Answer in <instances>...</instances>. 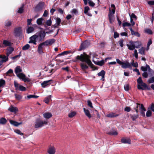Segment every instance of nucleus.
Listing matches in <instances>:
<instances>
[{"label":"nucleus","mask_w":154,"mask_h":154,"mask_svg":"<svg viewBox=\"0 0 154 154\" xmlns=\"http://www.w3.org/2000/svg\"><path fill=\"white\" fill-rule=\"evenodd\" d=\"M131 65L132 66L135 67H137L138 66V64L137 62L134 63V60H133L132 62L130 63Z\"/></svg>","instance_id":"nucleus-46"},{"label":"nucleus","mask_w":154,"mask_h":154,"mask_svg":"<svg viewBox=\"0 0 154 154\" xmlns=\"http://www.w3.org/2000/svg\"><path fill=\"white\" fill-rule=\"evenodd\" d=\"M48 124V122L46 121H43L40 118L36 119L35 122V128H41L44 125H47Z\"/></svg>","instance_id":"nucleus-4"},{"label":"nucleus","mask_w":154,"mask_h":154,"mask_svg":"<svg viewBox=\"0 0 154 154\" xmlns=\"http://www.w3.org/2000/svg\"><path fill=\"white\" fill-rule=\"evenodd\" d=\"M115 8L114 9H112L111 11L110 9L109 14H111V15H114V14H115Z\"/></svg>","instance_id":"nucleus-60"},{"label":"nucleus","mask_w":154,"mask_h":154,"mask_svg":"<svg viewBox=\"0 0 154 154\" xmlns=\"http://www.w3.org/2000/svg\"><path fill=\"white\" fill-rule=\"evenodd\" d=\"M22 71V69H20V67L19 66H17L15 69V72L17 74L20 72Z\"/></svg>","instance_id":"nucleus-35"},{"label":"nucleus","mask_w":154,"mask_h":154,"mask_svg":"<svg viewBox=\"0 0 154 154\" xmlns=\"http://www.w3.org/2000/svg\"><path fill=\"white\" fill-rule=\"evenodd\" d=\"M123 42L124 40L122 38L118 42V43L120 47H122L123 46Z\"/></svg>","instance_id":"nucleus-49"},{"label":"nucleus","mask_w":154,"mask_h":154,"mask_svg":"<svg viewBox=\"0 0 154 154\" xmlns=\"http://www.w3.org/2000/svg\"><path fill=\"white\" fill-rule=\"evenodd\" d=\"M119 34L117 32H115L113 37L115 38H117L119 37Z\"/></svg>","instance_id":"nucleus-62"},{"label":"nucleus","mask_w":154,"mask_h":154,"mask_svg":"<svg viewBox=\"0 0 154 154\" xmlns=\"http://www.w3.org/2000/svg\"><path fill=\"white\" fill-rule=\"evenodd\" d=\"M80 66L82 69L83 71H84L88 68V66L84 63H81L80 64Z\"/></svg>","instance_id":"nucleus-28"},{"label":"nucleus","mask_w":154,"mask_h":154,"mask_svg":"<svg viewBox=\"0 0 154 154\" xmlns=\"http://www.w3.org/2000/svg\"><path fill=\"white\" fill-rule=\"evenodd\" d=\"M83 110L85 114V115L89 118L90 119L91 118V116L90 114V112L89 110L84 108H83Z\"/></svg>","instance_id":"nucleus-19"},{"label":"nucleus","mask_w":154,"mask_h":154,"mask_svg":"<svg viewBox=\"0 0 154 154\" xmlns=\"http://www.w3.org/2000/svg\"><path fill=\"white\" fill-rule=\"evenodd\" d=\"M9 122L11 125L15 126H17L19 125L22 124V122L19 123L13 120H10Z\"/></svg>","instance_id":"nucleus-20"},{"label":"nucleus","mask_w":154,"mask_h":154,"mask_svg":"<svg viewBox=\"0 0 154 154\" xmlns=\"http://www.w3.org/2000/svg\"><path fill=\"white\" fill-rule=\"evenodd\" d=\"M139 117V115L138 114L136 115H130V117L132 119V120L133 121H135Z\"/></svg>","instance_id":"nucleus-26"},{"label":"nucleus","mask_w":154,"mask_h":154,"mask_svg":"<svg viewBox=\"0 0 154 154\" xmlns=\"http://www.w3.org/2000/svg\"><path fill=\"white\" fill-rule=\"evenodd\" d=\"M14 34L16 37H19L22 34L21 28L20 27L16 28L14 29Z\"/></svg>","instance_id":"nucleus-7"},{"label":"nucleus","mask_w":154,"mask_h":154,"mask_svg":"<svg viewBox=\"0 0 154 154\" xmlns=\"http://www.w3.org/2000/svg\"><path fill=\"white\" fill-rule=\"evenodd\" d=\"M14 95L16 100H20L22 98V96L20 95L15 94Z\"/></svg>","instance_id":"nucleus-39"},{"label":"nucleus","mask_w":154,"mask_h":154,"mask_svg":"<svg viewBox=\"0 0 154 154\" xmlns=\"http://www.w3.org/2000/svg\"><path fill=\"white\" fill-rule=\"evenodd\" d=\"M76 114L75 112H72L70 113L68 115V116L69 118H72Z\"/></svg>","instance_id":"nucleus-47"},{"label":"nucleus","mask_w":154,"mask_h":154,"mask_svg":"<svg viewBox=\"0 0 154 154\" xmlns=\"http://www.w3.org/2000/svg\"><path fill=\"white\" fill-rule=\"evenodd\" d=\"M109 135H117L118 134V133L117 131H110L107 133Z\"/></svg>","instance_id":"nucleus-40"},{"label":"nucleus","mask_w":154,"mask_h":154,"mask_svg":"<svg viewBox=\"0 0 154 154\" xmlns=\"http://www.w3.org/2000/svg\"><path fill=\"white\" fill-rule=\"evenodd\" d=\"M145 32L151 35L152 34V30L149 29H147L146 30Z\"/></svg>","instance_id":"nucleus-64"},{"label":"nucleus","mask_w":154,"mask_h":154,"mask_svg":"<svg viewBox=\"0 0 154 154\" xmlns=\"http://www.w3.org/2000/svg\"><path fill=\"white\" fill-rule=\"evenodd\" d=\"M37 38V42H41L44 41L46 35V33L45 31H40L35 34Z\"/></svg>","instance_id":"nucleus-3"},{"label":"nucleus","mask_w":154,"mask_h":154,"mask_svg":"<svg viewBox=\"0 0 154 154\" xmlns=\"http://www.w3.org/2000/svg\"><path fill=\"white\" fill-rule=\"evenodd\" d=\"M88 43L86 42H82L81 43L79 51H81L87 47Z\"/></svg>","instance_id":"nucleus-16"},{"label":"nucleus","mask_w":154,"mask_h":154,"mask_svg":"<svg viewBox=\"0 0 154 154\" xmlns=\"http://www.w3.org/2000/svg\"><path fill=\"white\" fill-rule=\"evenodd\" d=\"M44 4V2H39L35 7L34 9L35 11L37 12L42 10Z\"/></svg>","instance_id":"nucleus-6"},{"label":"nucleus","mask_w":154,"mask_h":154,"mask_svg":"<svg viewBox=\"0 0 154 154\" xmlns=\"http://www.w3.org/2000/svg\"><path fill=\"white\" fill-rule=\"evenodd\" d=\"M44 46H45L42 42L38 45L37 51L39 54H41L44 53L43 49Z\"/></svg>","instance_id":"nucleus-9"},{"label":"nucleus","mask_w":154,"mask_h":154,"mask_svg":"<svg viewBox=\"0 0 154 154\" xmlns=\"http://www.w3.org/2000/svg\"><path fill=\"white\" fill-rule=\"evenodd\" d=\"M119 114H117L115 113L111 112L106 115V116L109 118H114L118 116Z\"/></svg>","instance_id":"nucleus-18"},{"label":"nucleus","mask_w":154,"mask_h":154,"mask_svg":"<svg viewBox=\"0 0 154 154\" xmlns=\"http://www.w3.org/2000/svg\"><path fill=\"white\" fill-rule=\"evenodd\" d=\"M51 95L48 96L47 97L45 98L44 100V102L47 104L48 103L50 100H51Z\"/></svg>","instance_id":"nucleus-33"},{"label":"nucleus","mask_w":154,"mask_h":154,"mask_svg":"<svg viewBox=\"0 0 154 154\" xmlns=\"http://www.w3.org/2000/svg\"><path fill=\"white\" fill-rule=\"evenodd\" d=\"M5 85V81L3 79H0V88L3 87Z\"/></svg>","instance_id":"nucleus-34"},{"label":"nucleus","mask_w":154,"mask_h":154,"mask_svg":"<svg viewBox=\"0 0 154 154\" xmlns=\"http://www.w3.org/2000/svg\"><path fill=\"white\" fill-rule=\"evenodd\" d=\"M126 45L128 47V49L130 50H133L136 48L135 45H131L128 44H127Z\"/></svg>","instance_id":"nucleus-31"},{"label":"nucleus","mask_w":154,"mask_h":154,"mask_svg":"<svg viewBox=\"0 0 154 154\" xmlns=\"http://www.w3.org/2000/svg\"><path fill=\"white\" fill-rule=\"evenodd\" d=\"M14 49L12 47H10L8 49H7V52L11 54L12 52L14 51Z\"/></svg>","instance_id":"nucleus-45"},{"label":"nucleus","mask_w":154,"mask_h":154,"mask_svg":"<svg viewBox=\"0 0 154 154\" xmlns=\"http://www.w3.org/2000/svg\"><path fill=\"white\" fill-rule=\"evenodd\" d=\"M34 30V29L33 27L29 26L28 27L26 30V32L27 33H30L33 32Z\"/></svg>","instance_id":"nucleus-32"},{"label":"nucleus","mask_w":154,"mask_h":154,"mask_svg":"<svg viewBox=\"0 0 154 154\" xmlns=\"http://www.w3.org/2000/svg\"><path fill=\"white\" fill-rule=\"evenodd\" d=\"M148 82L149 84L153 83L154 82V76L149 79L148 81Z\"/></svg>","instance_id":"nucleus-50"},{"label":"nucleus","mask_w":154,"mask_h":154,"mask_svg":"<svg viewBox=\"0 0 154 154\" xmlns=\"http://www.w3.org/2000/svg\"><path fill=\"white\" fill-rule=\"evenodd\" d=\"M139 53L142 55L145 54V49L143 47H142L139 49Z\"/></svg>","instance_id":"nucleus-38"},{"label":"nucleus","mask_w":154,"mask_h":154,"mask_svg":"<svg viewBox=\"0 0 154 154\" xmlns=\"http://www.w3.org/2000/svg\"><path fill=\"white\" fill-rule=\"evenodd\" d=\"M38 97V96L35 95H29L27 96V97L29 99H30L31 98H37Z\"/></svg>","instance_id":"nucleus-44"},{"label":"nucleus","mask_w":154,"mask_h":154,"mask_svg":"<svg viewBox=\"0 0 154 154\" xmlns=\"http://www.w3.org/2000/svg\"><path fill=\"white\" fill-rule=\"evenodd\" d=\"M152 115V112L150 110H148L146 113V116L147 117H149Z\"/></svg>","instance_id":"nucleus-53"},{"label":"nucleus","mask_w":154,"mask_h":154,"mask_svg":"<svg viewBox=\"0 0 154 154\" xmlns=\"http://www.w3.org/2000/svg\"><path fill=\"white\" fill-rule=\"evenodd\" d=\"M140 109L141 110L140 113L143 117H145V111H146V109L144 107L143 105L141 104L140 106H139Z\"/></svg>","instance_id":"nucleus-12"},{"label":"nucleus","mask_w":154,"mask_h":154,"mask_svg":"<svg viewBox=\"0 0 154 154\" xmlns=\"http://www.w3.org/2000/svg\"><path fill=\"white\" fill-rule=\"evenodd\" d=\"M90 57L85 52H84L83 54H81L80 56H77L75 57V59L77 60H80L82 62H85L91 68L94 69V70L97 69V67L92 64L90 60Z\"/></svg>","instance_id":"nucleus-1"},{"label":"nucleus","mask_w":154,"mask_h":154,"mask_svg":"<svg viewBox=\"0 0 154 154\" xmlns=\"http://www.w3.org/2000/svg\"><path fill=\"white\" fill-rule=\"evenodd\" d=\"M130 18L133 19V18L136 20L137 19V17L134 13H132L130 15Z\"/></svg>","instance_id":"nucleus-58"},{"label":"nucleus","mask_w":154,"mask_h":154,"mask_svg":"<svg viewBox=\"0 0 154 154\" xmlns=\"http://www.w3.org/2000/svg\"><path fill=\"white\" fill-rule=\"evenodd\" d=\"M12 24V22L11 21L6 20L5 22L4 25L6 27H8L11 25Z\"/></svg>","instance_id":"nucleus-24"},{"label":"nucleus","mask_w":154,"mask_h":154,"mask_svg":"<svg viewBox=\"0 0 154 154\" xmlns=\"http://www.w3.org/2000/svg\"><path fill=\"white\" fill-rule=\"evenodd\" d=\"M43 21V19L42 18H40L38 19L36 21L37 24L39 25H41L42 24Z\"/></svg>","instance_id":"nucleus-41"},{"label":"nucleus","mask_w":154,"mask_h":154,"mask_svg":"<svg viewBox=\"0 0 154 154\" xmlns=\"http://www.w3.org/2000/svg\"><path fill=\"white\" fill-rule=\"evenodd\" d=\"M17 76L19 77L20 79H21L23 80V79L26 77V75L23 73H19L17 75Z\"/></svg>","instance_id":"nucleus-29"},{"label":"nucleus","mask_w":154,"mask_h":154,"mask_svg":"<svg viewBox=\"0 0 154 154\" xmlns=\"http://www.w3.org/2000/svg\"><path fill=\"white\" fill-rule=\"evenodd\" d=\"M21 52L20 51V54H19L17 55H16L15 56H14L13 57H12V59H13L14 60V59H16V58H19L21 56Z\"/></svg>","instance_id":"nucleus-59"},{"label":"nucleus","mask_w":154,"mask_h":154,"mask_svg":"<svg viewBox=\"0 0 154 154\" xmlns=\"http://www.w3.org/2000/svg\"><path fill=\"white\" fill-rule=\"evenodd\" d=\"M55 42V40L53 38L46 40L42 43L45 46H47L49 45H51Z\"/></svg>","instance_id":"nucleus-8"},{"label":"nucleus","mask_w":154,"mask_h":154,"mask_svg":"<svg viewBox=\"0 0 154 154\" xmlns=\"http://www.w3.org/2000/svg\"><path fill=\"white\" fill-rule=\"evenodd\" d=\"M122 143H123L131 144V140L129 138H122L121 140Z\"/></svg>","instance_id":"nucleus-14"},{"label":"nucleus","mask_w":154,"mask_h":154,"mask_svg":"<svg viewBox=\"0 0 154 154\" xmlns=\"http://www.w3.org/2000/svg\"><path fill=\"white\" fill-rule=\"evenodd\" d=\"M124 89L126 91H128L129 90V85L126 84L124 86Z\"/></svg>","instance_id":"nucleus-54"},{"label":"nucleus","mask_w":154,"mask_h":154,"mask_svg":"<svg viewBox=\"0 0 154 154\" xmlns=\"http://www.w3.org/2000/svg\"><path fill=\"white\" fill-rule=\"evenodd\" d=\"M48 152L49 154H54L55 150L54 147L50 146L48 149Z\"/></svg>","instance_id":"nucleus-15"},{"label":"nucleus","mask_w":154,"mask_h":154,"mask_svg":"<svg viewBox=\"0 0 154 154\" xmlns=\"http://www.w3.org/2000/svg\"><path fill=\"white\" fill-rule=\"evenodd\" d=\"M131 25V24L128 22H125L122 24V26L124 27L126 26H129Z\"/></svg>","instance_id":"nucleus-56"},{"label":"nucleus","mask_w":154,"mask_h":154,"mask_svg":"<svg viewBox=\"0 0 154 154\" xmlns=\"http://www.w3.org/2000/svg\"><path fill=\"white\" fill-rule=\"evenodd\" d=\"M121 67L124 69L130 68H131V66L128 61L123 62L121 65Z\"/></svg>","instance_id":"nucleus-11"},{"label":"nucleus","mask_w":154,"mask_h":154,"mask_svg":"<svg viewBox=\"0 0 154 154\" xmlns=\"http://www.w3.org/2000/svg\"><path fill=\"white\" fill-rule=\"evenodd\" d=\"M25 5L24 4H22L21 7L19 8V10L18 11V13L21 14L23 13V8L24 6Z\"/></svg>","instance_id":"nucleus-37"},{"label":"nucleus","mask_w":154,"mask_h":154,"mask_svg":"<svg viewBox=\"0 0 154 154\" xmlns=\"http://www.w3.org/2000/svg\"><path fill=\"white\" fill-rule=\"evenodd\" d=\"M56 23L57 26H60L61 20L60 18L57 17L56 20Z\"/></svg>","instance_id":"nucleus-52"},{"label":"nucleus","mask_w":154,"mask_h":154,"mask_svg":"<svg viewBox=\"0 0 154 154\" xmlns=\"http://www.w3.org/2000/svg\"><path fill=\"white\" fill-rule=\"evenodd\" d=\"M108 16L109 23L112 24L114 22L115 19L114 15H111V14H109Z\"/></svg>","instance_id":"nucleus-21"},{"label":"nucleus","mask_w":154,"mask_h":154,"mask_svg":"<svg viewBox=\"0 0 154 154\" xmlns=\"http://www.w3.org/2000/svg\"><path fill=\"white\" fill-rule=\"evenodd\" d=\"M135 43L136 48H140V46L141 45V42L139 41H135Z\"/></svg>","instance_id":"nucleus-36"},{"label":"nucleus","mask_w":154,"mask_h":154,"mask_svg":"<svg viewBox=\"0 0 154 154\" xmlns=\"http://www.w3.org/2000/svg\"><path fill=\"white\" fill-rule=\"evenodd\" d=\"M90 10V8L88 6H86L84 8V13L85 14H87L88 12V11Z\"/></svg>","instance_id":"nucleus-55"},{"label":"nucleus","mask_w":154,"mask_h":154,"mask_svg":"<svg viewBox=\"0 0 154 154\" xmlns=\"http://www.w3.org/2000/svg\"><path fill=\"white\" fill-rule=\"evenodd\" d=\"M147 66H149V65L148 64H146L145 67L143 66H142L140 68L141 70L144 72H146L147 70L148 69Z\"/></svg>","instance_id":"nucleus-42"},{"label":"nucleus","mask_w":154,"mask_h":154,"mask_svg":"<svg viewBox=\"0 0 154 154\" xmlns=\"http://www.w3.org/2000/svg\"><path fill=\"white\" fill-rule=\"evenodd\" d=\"M88 4L90 6L94 7V6L95 4L92 1H89L88 2Z\"/></svg>","instance_id":"nucleus-63"},{"label":"nucleus","mask_w":154,"mask_h":154,"mask_svg":"<svg viewBox=\"0 0 154 154\" xmlns=\"http://www.w3.org/2000/svg\"><path fill=\"white\" fill-rule=\"evenodd\" d=\"M8 58L7 57V58L5 59L0 60V66L2 65L3 63L6 62L8 60Z\"/></svg>","instance_id":"nucleus-43"},{"label":"nucleus","mask_w":154,"mask_h":154,"mask_svg":"<svg viewBox=\"0 0 154 154\" xmlns=\"http://www.w3.org/2000/svg\"><path fill=\"white\" fill-rule=\"evenodd\" d=\"M14 132L20 135L23 134L21 132V131L18 129L15 130H14Z\"/></svg>","instance_id":"nucleus-57"},{"label":"nucleus","mask_w":154,"mask_h":154,"mask_svg":"<svg viewBox=\"0 0 154 154\" xmlns=\"http://www.w3.org/2000/svg\"><path fill=\"white\" fill-rule=\"evenodd\" d=\"M94 62L95 64L100 66H102L105 63L104 60H102L97 62L95 61H94Z\"/></svg>","instance_id":"nucleus-23"},{"label":"nucleus","mask_w":154,"mask_h":154,"mask_svg":"<svg viewBox=\"0 0 154 154\" xmlns=\"http://www.w3.org/2000/svg\"><path fill=\"white\" fill-rule=\"evenodd\" d=\"M11 112H16L18 111V109L16 107H14L11 106L8 109Z\"/></svg>","instance_id":"nucleus-22"},{"label":"nucleus","mask_w":154,"mask_h":154,"mask_svg":"<svg viewBox=\"0 0 154 154\" xmlns=\"http://www.w3.org/2000/svg\"><path fill=\"white\" fill-rule=\"evenodd\" d=\"M137 82L138 84L137 88L139 90H150L151 88L149 87L148 85L145 83L143 82L142 79L141 77H140L137 80Z\"/></svg>","instance_id":"nucleus-2"},{"label":"nucleus","mask_w":154,"mask_h":154,"mask_svg":"<svg viewBox=\"0 0 154 154\" xmlns=\"http://www.w3.org/2000/svg\"><path fill=\"white\" fill-rule=\"evenodd\" d=\"M30 48V45L28 44H27L24 46L22 48L23 50H25L28 49Z\"/></svg>","instance_id":"nucleus-48"},{"label":"nucleus","mask_w":154,"mask_h":154,"mask_svg":"<svg viewBox=\"0 0 154 154\" xmlns=\"http://www.w3.org/2000/svg\"><path fill=\"white\" fill-rule=\"evenodd\" d=\"M7 122V120L4 118L2 117L0 119V124H5Z\"/></svg>","instance_id":"nucleus-30"},{"label":"nucleus","mask_w":154,"mask_h":154,"mask_svg":"<svg viewBox=\"0 0 154 154\" xmlns=\"http://www.w3.org/2000/svg\"><path fill=\"white\" fill-rule=\"evenodd\" d=\"M3 44L6 46H11L12 45V43L11 42L6 40L3 41Z\"/></svg>","instance_id":"nucleus-27"},{"label":"nucleus","mask_w":154,"mask_h":154,"mask_svg":"<svg viewBox=\"0 0 154 154\" xmlns=\"http://www.w3.org/2000/svg\"><path fill=\"white\" fill-rule=\"evenodd\" d=\"M14 85L15 90L16 91L19 90L23 91L26 90V88L25 87L20 85L15 81L14 82Z\"/></svg>","instance_id":"nucleus-5"},{"label":"nucleus","mask_w":154,"mask_h":154,"mask_svg":"<svg viewBox=\"0 0 154 154\" xmlns=\"http://www.w3.org/2000/svg\"><path fill=\"white\" fill-rule=\"evenodd\" d=\"M52 81V80H50L48 81H45L41 83V85L43 88H45L47 86L50 85Z\"/></svg>","instance_id":"nucleus-13"},{"label":"nucleus","mask_w":154,"mask_h":154,"mask_svg":"<svg viewBox=\"0 0 154 154\" xmlns=\"http://www.w3.org/2000/svg\"><path fill=\"white\" fill-rule=\"evenodd\" d=\"M142 76L144 78H147L148 77V74L146 72H144L142 74Z\"/></svg>","instance_id":"nucleus-61"},{"label":"nucleus","mask_w":154,"mask_h":154,"mask_svg":"<svg viewBox=\"0 0 154 154\" xmlns=\"http://www.w3.org/2000/svg\"><path fill=\"white\" fill-rule=\"evenodd\" d=\"M29 39V43H33L35 45L37 44L36 42H37V38L35 34L30 37Z\"/></svg>","instance_id":"nucleus-10"},{"label":"nucleus","mask_w":154,"mask_h":154,"mask_svg":"<svg viewBox=\"0 0 154 154\" xmlns=\"http://www.w3.org/2000/svg\"><path fill=\"white\" fill-rule=\"evenodd\" d=\"M52 23V21L51 18L50 19L47 20L46 22V24L48 26H51Z\"/></svg>","instance_id":"nucleus-51"},{"label":"nucleus","mask_w":154,"mask_h":154,"mask_svg":"<svg viewBox=\"0 0 154 154\" xmlns=\"http://www.w3.org/2000/svg\"><path fill=\"white\" fill-rule=\"evenodd\" d=\"M105 73V71L103 70H102L97 74V75L98 76H101L102 77L101 79L103 81H104V80Z\"/></svg>","instance_id":"nucleus-17"},{"label":"nucleus","mask_w":154,"mask_h":154,"mask_svg":"<svg viewBox=\"0 0 154 154\" xmlns=\"http://www.w3.org/2000/svg\"><path fill=\"white\" fill-rule=\"evenodd\" d=\"M43 116L45 118L47 119H49L52 116L51 113L48 112L45 113Z\"/></svg>","instance_id":"nucleus-25"}]
</instances>
